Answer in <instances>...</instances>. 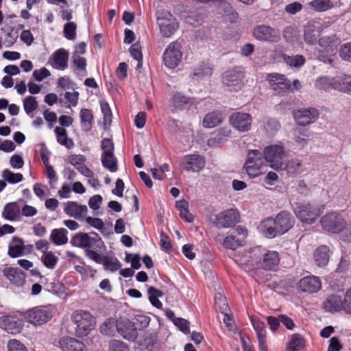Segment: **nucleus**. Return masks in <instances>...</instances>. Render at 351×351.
Returning a JSON list of instances; mask_svg holds the SVG:
<instances>
[{
	"mask_svg": "<svg viewBox=\"0 0 351 351\" xmlns=\"http://www.w3.org/2000/svg\"><path fill=\"white\" fill-rule=\"evenodd\" d=\"M101 149L103 151L101 156L110 157L114 154V145L111 138H106L101 141Z\"/></svg>",
	"mask_w": 351,
	"mask_h": 351,
	"instance_id": "nucleus-53",
	"label": "nucleus"
},
{
	"mask_svg": "<svg viewBox=\"0 0 351 351\" xmlns=\"http://www.w3.org/2000/svg\"><path fill=\"white\" fill-rule=\"evenodd\" d=\"M239 212L233 208L227 209L218 214H211L210 221L217 228H228L239 221Z\"/></svg>",
	"mask_w": 351,
	"mask_h": 351,
	"instance_id": "nucleus-6",
	"label": "nucleus"
},
{
	"mask_svg": "<svg viewBox=\"0 0 351 351\" xmlns=\"http://www.w3.org/2000/svg\"><path fill=\"white\" fill-rule=\"evenodd\" d=\"M147 294L149 295V300L151 304L156 308L160 309L162 307V302L158 300L163 295L162 291L154 287H149L147 289Z\"/></svg>",
	"mask_w": 351,
	"mask_h": 351,
	"instance_id": "nucleus-45",
	"label": "nucleus"
},
{
	"mask_svg": "<svg viewBox=\"0 0 351 351\" xmlns=\"http://www.w3.org/2000/svg\"><path fill=\"white\" fill-rule=\"evenodd\" d=\"M295 142L300 147H304L308 143L311 132L307 128H298L293 132Z\"/></svg>",
	"mask_w": 351,
	"mask_h": 351,
	"instance_id": "nucleus-39",
	"label": "nucleus"
},
{
	"mask_svg": "<svg viewBox=\"0 0 351 351\" xmlns=\"http://www.w3.org/2000/svg\"><path fill=\"white\" fill-rule=\"evenodd\" d=\"M254 261L257 267L267 271H275L280 263L278 252L257 247L253 250Z\"/></svg>",
	"mask_w": 351,
	"mask_h": 351,
	"instance_id": "nucleus-1",
	"label": "nucleus"
},
{
	"mask_svg": "<svg viewBox=\"0 0 351 351\" xmlns=\"http://www.w3.org/2000/svg\"><path fill=\"white\" fill-rule=\"evenodd\" d=\"M20 206L16 202L6 204L2 212V216L7 220L14 221L19 217Z\"/></svg>",
	"mask_w": 351,
	"mask_h": 351,
	"instance_id": "nucleus-37",
	"label": "nucleus"
},
{
	"mask_svg": "<svg viewBox=\"0 0 351 351\" xmlns=\"http://www.w3.org/2000/svg\"><path fill=\"white\" fill-rule=\"evenodd\" d=\"M306 346V341L302 335L294 333L289 336L286 346V351H301Z\"/></svg>",
	"mask_w": 351,
	"mask_h": 351,
	"instance_id": "nucleus-29",
	"label": "nucleus"
},
{
	"mask_svg": "<svg viewBox=\"0 0 351 351\" xmlns=\"http://www.w3.org/2000/svg\"><path fill=\"white\" fill-rule=\"evenodd\" d=\"M245 77L242 67H235L225 72L222 76V82L224 86L229 88V90H237L243 84Z\"/></svg>",
	"mask_w": 351,
	"mask_h": 351,
	"instance_id": "nucleus-12",
	"label": "nucleus"
},
{
	"mask_svg": "<svg viewBox=\"0 0 351 351\" xmlns=\"http://www.w3.org/2000/svg\"><path fill=\"white\" fill-rule=\"evenodd\" d=\"M72 321L76 325L75 330L77 337L86 336L93 329V317L88 312L74 313Z\"/></svg>",
	"mask_w": 351,
	"mask_h": 351,
	"instance_id": "nucleus-10",
	"label": "nucleus"
},
{
	"mask_svg": "<svg viewBox=\"0 0 351 351\" xmlns=\"http://www.w3.org/2000/svg\"><path fill=\"white\" fill-rule=\"evenodd\" d=\"M158 23L161 34L167 38L171 37L179 27L176 19L168 11H163L160 14Z\"/></svg>",
	"mask_w": 351,
	"mask_h": 351,
	"instance_id": "nucleus-14",
	"label": "nucleus"
},
{
	"mask_svg": "<svg viewBox=\"0 0 351 351\" xmlns=\"http://www.w3.org/2000/svg\"><path fill=\"white\" fill-rule=\"evenodd\" d=\"M101 112L104 115V123L106 125H110L112 121V112L109 104L107 102H101L100 104Z\"/></svg>",
	"mask_w": 351,
	"mask_h": 351,
	"instance_id": "nucleus-63",
	"label": "nucleus"
},
{
	"mask_svg": "<svg viewBox=\"0 0 351 351\" xmlns=\"http://www.w3.org/2000/svg\"><path fill=\"white\" fill-rule=\"evenodd\" d=\"M322 282L320 279L315 276H308L302 278L298 282V289L302 292L309 293H316L320 290Z\"/></svg>",
	"mask_w": 351,
	"mask_h": 351,
	"instance_id": "nucleus-21",
	"label": "nucleus"
},
{
	"mask_svg": "<svg viewBox=\"0 0 351 351\" xmlns=\"http://www.w3.org/2000/svg\"><path fill=\"white\" fill-rule=\"evenodd\" d=\"M67 230L64 228L53 229L50 235V240L56 245H64L68 242Z\"/></svg>",
	"mask_w": 351,
	"mask_h": 351,
	"instance_id": "nucleus-42",
	"label": "nucleus"
},
{
	"mask_svg": "<svg viewBox=\"0 0 351 351\" xmlns=\"http://www.w3.org/2000/svg\"><path fill=\"white\" fill-rule=\"evenodd\" d=\"M283 169L289 176L295 177L302 173L305 171V167L302 160L294 158L287 160L285 166H283Z\"/></svg>",
	"mask_w": 351,
	"mask_h": 351,
	"instance_id": "nucleus-25",
	"label": "nucleus"
},
{
	"mask_svg": "<svg viewBox=\"0 0 351 351\" xmlns=\"http://www.w3.org/2000/svg\"><path fill=\"white\" fill-rule=\"evenodd\" d=\"M182 46L178 41L171 43L165 50L162 60L165 65L169 69H175L181 62L182 53Z\"/></svg>",
	"mask_w": 351,
	"mask_h": 351,
	"instance_id": "nucleus-9",
	"label": "nucleus"
},
{
	"mask_svg": "<svg viewBox=\"0 0 351 351\" xmlns=\"http://www.w3.org/2000/svg\"><path fill=\"white\" fill-rule=\"evenodd\" d=\"M110 351H130L127 344L120 340L112 339L109 343Z\"/></svg>",
	"mask_w": 351,
	"mask_h": 351,
	"instance_id": "nucleus-62",
	"label": "nucleus"
},
{
	"mask_svg": "<svg viewBox=\"0 0 351 351\" xmlns=\"http://www.w3.org/2000/svg\"><path fill=\"white\" fill-rule=\"evenodd\" d=\"M280 128L279 121L273 118H268L265 123L264 128L267 132L274 133Z\"/></svg>",
	"mask_w": 351,
	"mask_h": 351,
	"instance_id": "nucleus-64",
	"label": "nucleus"
},
{
	"mask_svg": "<svg viewBox=\"0 0 351 351\" xmlns=\"http://www.w3.org/2000/svg\"><path fill=\"white\" fill-rule=\"evenodd\" d=\"M308 5L314 11L319 12H325L333 7L331 0H313Z\"/></svg>",
	"mask_w": 351,
	"mask_h": 351,
	"instance_id": "nucleus-46",
	"label": "nucleus"
},
{
	"mask_svg": "<svg viewBox=\"0 0 351 351\" xmlns=\"http://www.w3.org/2000/svg\"><path fill=\"white\" fill-rule=\"evenodd\" d=\"M158 340V337L156 333H146L143 337V341L141 342L140 346L145 348L153 347Z\"/></svg>",
	"mask_w": 351,
	"mask_h": 351,
	"instance_id": "nucleus-61",
	"label": "nucleus"
},
{
	"mask_svg": "<svg viewBox=\"0 0 351 351\" xmlns=\"http://www.w3.org/2000/svg\"><path fill=\"white\" fill-rule=\"evenodd\" d=\"M101 164L104 168L108 169L111 172H115L117 171V159L114 154H112V156L110 157L101 156Z\"/></svg>",
	"mask_w": 351,
	"mask_h": 351,
	"instance_id": "nucleus-51",
	"label": "nucleus"
},
{
	"mask_svg": "<svg viewBox=\"0 0 351 351\" xmlns=\"http://www.w3.org/2000/svg\"><path fill=\"white\" fill-rule=\"evenodd\" d=\"M267 164L273 169H283V159L287 157V152L282 145L275 144L265 147L262 152Z\"/></svg>",
	"mask_w": 351,
	"mask_h": 351,
	"instance_id": "nucleus-4",
	"label": "nucleus"
},
{
	"mask_svg": "<svg viewBox=\"0 0 351 351\" xmlns=\"http://www.w3.org/2000/svg\"><path fill=\"white\" fill-rule=\"evenodd\" d=\"M80 118L82 130L84 132L90 131L94 123L92 111L88 108H82L80 112Z\"/></svg>",
	"mask_w": 351,
	"mask_h": 351,
	"instance_id": "nucleus-33",
	"label": "nucleus"
},
{
	"mask_svg": "<svg viewBox=\"0 0 351 351\" xmlns=\"http://www.w3.org/2000/svg\"><path fill=\"white\" fill-rule=\"evenodd\" d=\"M221 8L223 10V16L226 19L231 23H234L239 18L238 13L233 9L230 3L222 1Z\"/></svg>",
	"mask_w": 351,
	"mask_h": 351,
	"instance_id": "nucleus-47",
	"label": "nucleus"
},
{
	"mask_svg": "<svg viewBox=\"0 0 351 351\" xmlns=\"http://www.w3.org/2000/svg\"><path fill=\"white\" fill-rule=\"evenodd\" d=\"M41 261L48 269H53L58 263V258L52 252L43 254Z\"/></svg>",
	"mask_w": 351,
	"mask_h": 351,
	"instance_id": "nucleus-52",
	"label": "nucleus"
},
{
	"mask_svg": "<svg viewBox=\"0 0 351 351\" xmlns=\"http://www.w3.org/2000/svg\"><path fill=\"white\" fill-rule=\"evenodd\" d=\"M8 255L12 258H16L22 255V239L13 237L8 247Z\"/></svg>",
	"mask_w": 351,
	"mask_h": 351,
	"instance_id": "nucleus-44",
	"label": "nucleus"
},
{
	"mask_svg": "<svg viewBox=\"0 0 351 351\" xmlns=\"http://www.w3.org/2000/svg\"><path fill=\"white\" fill-rule=\"evenodd\" d=\"M335 77H323L319 78L315 83V86L320 90H335Z\"/></svg>",
	"mask_w": 351,
	"mask_h": 351,
	"instance_id": "nucleus-50",
	"label": "nucleus"
},
{
	"mask_svg": "<svg viewBox=\"0 0 351 351\" xmlns=\"http://www.w3.org/2000/svg\"><path fill=\"white\" fill-rule=\"evenodd\" d=\"M23 315L27 322L36 326L47 322L51 319L53 314L46 307H35L23 313Z\"/></svg>",
	"mask_w": 351,
	"mask_h": 351,
	"instance_id": "nucleus-13",
	"label": "nucleus"
},
{
	"mask_svg": "<svg viewBox=\"0 0 351 351\" xmlns=\"http://www.w3.org/2000/svg\"><path fill=\"white\" fill-rule=\"evenodd\" d=\"M115 326L118 332L125 339L134 341L138 337V331L134 324L129 319H119Z\"/></svg>",
	"mask_w": 351,
	"mask_h": 351,
	"instance_id": "nucleus-18",
	"label": "nucleus"
},
{
	"mask_svg": "<svg viewBox=\"0 0 351 351\" xmlns=\"http://www.w3.org/2000/svg\"><path fill=\"white\" fill-rule=\"evenodd\" d=\"M58 344L62 351H84L86 348L82 341L71 337L60 338Z\"/></svg>",
	"mask_w": 351,
	"mask_h": 351,
	"instance_id": "nucleus-24",
	"label": "nucleus"
},
{
	"mask_svg": "<svg viewBox=\"0 0 351 351\" xmlns=\"http://www.w3.org/2000/svg\"><path fill=\"white\" fill-rule=\"evenodd\" d=\"M64 211L70 217L80 219L87 213L88 208L86 205H81L77 202L69 201L65 204Z\"/></svg>",
	"mask_w": 351,
	"mask_h": 351,
	"instance_id": "nucleus-26",
	"label": "nucleus"
},
{
	"mask_svg": "<svg viewBox=\"0 0 351 351\" xmlns=\"http://www.w3.org/2000/svg\"><path fill=\"white\" fill-rule=\"evenodd\" d=\"M90 239L89 234L78 232L71 238L70 243L73 246L84 248L85 250H93V245Z\"/></svg>",
	"mask_w": 351,
	"mask_h": 351,
	"instance_id": "nucleus-28",
	"label": "nucleus"
},
{
	"mask_svg": "<svg viewBox=\"0 0 351 351\" xmlns=\"http://www.w3.org/2000/svg\"><path fill=\"white\" fill-rule=\"evenodd\" d=\"M267 80L271 89L278 95H284L291 90V81L286 78L284 75L271 73L268 75Z\"/></svg>",
	"mask_w": 351,
	"mask_h": 351,
	"instance_id": "nucleus-15",
	"label": "nucleus"
},
{
	"mask_svg": "<svg viewBox=\"0 0 351 351\" xmlns=\"http://www.w3.org/2000/svg\"><path fill=\"white\" fill-rule=\"evenodd\" d=\"M215 307L220 313H227L230 310L226 298L219 293L215 295Z\"/></svg>",
	"mask_w": 351,
	"mask_h": 351,
	"instance_id": "nucleus-49",
	"label": "nucleus"
},
{
	"mask_svg": "<svg viewBox=\"0 0 351 351\" xmlns=\"http://www.w3.org/2000/svg\"><path fill=\"white\" fill-rule=\"evenodd\" d=\"M56 134L57 141L61 145L71 149L74 147L73 141L68 137L66 130L60 127H56L54 130Z\"/></svg>",
	"mask_w": 351,
	"mask_h": 351,
	"instance_id": "nucleus-40",
	"label": "nucleus"
},
{
	"mask_svg": "<svg viewBox=\"0 0 351 351\" xmlns=\"http://www.w3.org/2000/svg\"><path fill=\"white\" fill-rule=\"evenodd\" d=\"M130 53L131 56L138 61L137 68H141L143 65V55L140 44L138 43L133 44L130 48Z\"/></svg>",
	"mask_w": 351,
	"mask_h": 351,
	"instance_id": "nucleus-54",
	"label": "nucleus"
},
{
	"mask_svg": "<svg viewBox=\"0 0 351 351\" xmlns=\"http://www.w3.org/2000/svg\"><path fill=\"white\" fill-rule=\"evenodd\" d=\"M335 90L348 92L351 91V76L343 75L335 77Z\"/></svg>",
	"mask_w": 351,
	"mask_h": 351,
	"instance_id": "nucleus-43",
	"label": "nucleus"
},
{
	"mask_svg": "<svg viewBox=\"0 0 351 351\" xmlns=\"http://www.w3.org/2000/svg\"><path fill=\"white\" fill-rule=\"evenodd\" d=\"M1 176L10 184H16L22 180V174L13 173L9 169H4Z\"/></svg>",
	"mask_w": 351,
	"mask_h": 351,
	"instance_id": "nucleus-55",
	"label": "nucleus"
},
{
	"mask_svg": "<svg viewBox=\"0 0 351 351\" xmlns=\"http://www.w3.org/2000/svg\"><path fill=\"white\" fill-rule=\"evenodd\" d=\"M319 112L316 108H301L293 112L296 123L300 126H306L314 123L319 117Z\"/></svg>",
	"mask_w": 351,
	"mask_h": 351,
	"instance_id": "nucleus-17",
	"label": "nucleus"
},
{
	"mask_svg": "<svg viewBox=\"0 0 351 351\" xmlns=\"http://www.w3.org/2000/svg\"><path fill=\"white\" fill-rule=\"evenodd\" d=\"M329 252V247L325 245H320L315 250L314 258L318 266L323 267L328 264L330 258Z\"/></svg>",
	"mask_w": 351,
	"mask_h": 351,
	"instance_id": "nucleus-32",
	"label": "nucleus"
},
{
	"mask_svg": "<svg viewBox=\"0 0 351 351\" xmlns=\"http://www.w3.org/2000/svg\"><path fill=\"white\" fill-rule=\"evenodd\" d=\"M296 217L302 223H313L323 212L324 207H319L308 202H295L292 206Z\"/></svg>",
	"mask_w": 351,
	"mask_h": 351,
	"instance_id": "nucleus-3",
	"label": "nucleus"
},
{
	"mask_svg": "<svg viewBox=\"0 0 351 351\" xmlns=\"http://www.w3.org/2000/svg\"><path fill=\"white\" fill-rule=\"evenodd\" d=\"M3 274L12 284L17 287L22 285V271L21 269L14 267H5L3 270Z\"/></svg>",
	"mask_w": 351,
	"mask_h": 351,
	"instance_id": "nucleus-35",
	"label": "nucleus"
},
{
	"mask_svg": "<svg viewBox=\"0 0 351 351\" xmlns=\"http://www.w3.org/2000/svg\"><path fill=\"white\" fill-rule=\"evenodd\" d=\"M253 35L256 40L263 42L276 43L281 39V32L278 29L266 25L256 26Z\"/></svg>",
	"mask_w": 351,
	"mask_h": 351,
	"instance_id": "nucleus-11",
	"label": "nucleus"
},
{
	"mask_svg": "<svg viewBox=\"0 0 351 351\" xmlns=\"http://www.w3.org/2000/svg\"><path fill=\"white\" fill-rule=\"evenodd\" d=\"M0 326L9 333L18 334L22 330V320L14 316L3 317L0 319Z\"/></svg>",
	"mask_w": 351,
	"mask_h": 351,
	"instance_id": "nucleus-23",
	"label": "nucleus"
},
{
	"mask_svg": "<svg viewBox=\"0 0 351 351\" xmlns=\"http://www.w3.org/2000/svg\"><path fill=\"white\" fill-rule=\"evenodd\" d=\"M260 228L262 233L268 238H274L278 234L274 219L268 217L262 221Z\"/></svg>",
	"mask_w": 351,
	"mask_h": 351,
	"instance_id": "nucleus-31",
	"label": "nucleus"
},
{
	"mask_svg": "<svg viewBox=\"0 0 351 351\" xmlns=\"http://www.w3.org/2000/svg\"><path fill=\"white\" fill-rule=\"evenodd\" d=\"M38 107L35 97L28 96L23 99V108L27 114L33 112Z\"/></svg>",
	"mask_w": 351,
	"mask_h": 351,
	"instance_id": "nucleus-58",
	"label": "nucleus"
},
{
	"mask_svg": "<svg viewBox=\"0 0 351 351\" xmlns=\"http://www.w3.org/2000/svg\"><path fill=\"white\" fill-rule=\"evenodd\" d=\"M278 234L281 235L288 232L294 225L295 219L287 210L279 213L274 219Z\"/></svg>",
	"mask_w": 351,
	"mask_h": 351,
	"instance_id": "nucleus-19",
	"label": "nucleus"
},
{
	"mask_svg": "<svg viewBox=\"0 0 351 351\" xmlns=\"http://www.w3.org/2000/svg\"><path fill=\"white\" fill-rule=\"evenodd\" d=\"M90 238V241L93 245V250L96 252H101L102 248L105 247L104 242L102 241L99 235L95 232H90L88 233Z\"/></svg>",
	"mask_w": 351,
	"mask_h": 351,
	"instance_id": "nucleus-57",
	"label": "nucleus"
},
{
	"mask_svg": "<svg viewBox=\"0 0 351 351\" xmlns=\"http://www.w3.org/2000/svg\"><path fill=\"white\" fill-rule=\"evenodd\" d=\"M243 242L242 239L237 238L236 235H230L224 239L223 245L227 249L235 250L243 245Z\"/></svg>",
	"mask_w": 351,
	"mask_h": 351,
	"instance_id": "nucleus-48",
	"label": "nucleus"
},
{
	"mask_svg": "<svg viewBox=\"0 0 351 351\" xmlns=\"http://www.w3.org/2000/svg\"><path fill=\"white\" fill-rule=\"evenodd\" d=\"M77 25L74 22H69L64 26V36L68 40H74L76 38Z\"/></svg>",
	"mask_w": 351,
	"mask_h": 351,
	"instance_id": "nucleus-60",
	"label": "nucleus"
},
{
	"mask_svg": "<svg viewBox=\"0 0 351 351\" xmlns=\"http://www.w3.org/2000/svg\"><path fill=\"white\" fill-rule=\"evenodd\" d=\"M182 166L186 171L198 172L204 167L205 160L198 154H189L184 156Z\"/></svg>",
	"mask_w": 351,
	"mask_h": 351,
	"instance_id": "nucleus-20",
	"label": "nucleus"
},
{
	"mask_svg": "<svg viewBox=\"0 0 351 351\" xmlns=\"http://www.w3.org/2000/svg\"><path fill=\"white\" fill-rule=\"evenodd\" d=\"M85 254L95 263L102 264L106 270L114 272L121 267L120 261L116 257L104 255L93 250H86Z\"/></svg>",
	"mask_w": 351,
	"mask_h": 351,
	"instance_id": "nucleus-8",
	"label": "nucleus"
},
{
	"mask_svg": "<svg viewBox=\"0 0 351 351\" xmlns=\"http://www.w3.org/2000/svg\"><path fill=\"white\" fill-rule=\"evenodd\" d=\"M284 39L290 43H293L297 40L298 31L297 28L293 26H287L282 32Z\"/></svg>",
	"mask_w": 351,
	"mask_h": 351,
	"instance_id": "nucleus-56",
	"label": "nucleus"
},
{
	"mask_svg": "<svg viewBox=\"0 0 351 351\" xmlns=\"http://www.w3.org/2000/svg\"><path fill=\"white\" fill-rule=\"evenodd\" d=\"M339 43L336 34L322 37L318 40L319 47L315 49L314 53L320 61L331 62L330 57L336 53Z\"/></svg>",
	"mask_w": 351,
	"mask_h": 351,
	"instance_id": "nucleus-2",
	"label": "nucleus"
},
{
	"mask_svg": "<svg viewBox=\"0 0 351 351\" xmlns=\"http://www.w3.org/2000/svg\"><path fill=\"white\" fill-rule=\"evenodd\" d=\"M71 63L75 66V71L78 70L79 71L84 72L85 74L84 75H86V60L84 58L80 56L73 55Z\"/></svg>",
	"mask_w": 351,
	"mask_h": 351,
	"instance_id": "nucleus-59",
	"label": "nucleus"
},
{
	"mask_svg": "<svg viewBox=\"0 0 351 351\" xmlns=\"http://www.w3.org/2000/svg\"><path fill=\"white\" fill-rule=\"evenodd\" d=\"M230 125L241 132H248L251 130L252 117L249 113L236 112L230 116Z\"/></svg>",
	"mask_w": 351,
	"mask_h": 351,
	"instance_id": "nucleus-16",
	"label": "nucleus"
},
{
	"mask_svg": "<svg viewBox=\"0 0 351 351\" xmlns=\"http://www.w3.org/2000/svg\"><path fill=\"white\" fill-rule=\"evenodd\" d=\"M69 53L64 49H60L53 53L54 67L64 70L68 66Z\"/></svg>",
	"mask_w": 351,
	"mask_h": 351,
	"instance_id": "nucleus-34",
	"label": "nucleus"
},
{
	"mask_svg": "<svg viewBox=\"0 0 351 351\" xmlns=\"http://www.w3.org/2000/svg\"><path fill=\"white\" fill-rule=\"evenodd\" d=\"M320 27L313 23H308L304 27V40L309 45H315L320 36Z\"/></svg>",
	"mask_w": 351,
	"mask_h": 351,
	"instance_id": "nucleus-27",
	"label": "nucleus"
},
{
	"mask_svg": "<svg viewBox=\"0 0 351 351\" xmlns=\"http://www.w3.org/2000/svg\"><path fill=\"white\" fill-rule=\"evenodd\" d=\"M282 60L290 67L300 68L306 62V58L302 55L289 56L286 53L281 55Z\"/></svg>",
	"mask_w": 351,
	"mask_h": 351,
	"instance_id": "nucleus-41",
	"label": "nucleus"
},
{
	"mask_svg": "<svg viewBox=\"0 0 351 351\" xmlns=\"http://www.w3.org/2000/svg\"><path fill=\"white\" fill-rule=\"evenodd\" d=\"M320 223L322 228L331 233H339L346 228V221L339 213L331 212L324 215Z\"/></svg>",
	"mask_w": 351,
	"mask_h": 351,
	"instance_id": "nucleus-7",
	"label": "nucleus"
},
{
	"mask_svg": "<svg viewBox=\"0 0 351 351\" xmlns=\"http://www.w3.org/2000/svg\"><path fill=\"white\" fill-rule=\"evenodd\" d=\"M171 104L176 108L183 109L193 104L192 99L180 92L176 93L171 99Z\"/></svg>",
	"mask_w": 351,
	"mask_h": 351,
	"instance_id": "nucleus-38",
	"label": "nucleus"
},
{
	"mask_svg": "<svg viewBox=\"0 0 351 351\" xmlns=\"http://www.w3.org/2000/svg\"><path fill=\"white\" fill-rule=\"evenodd\" d=\"M267 162L261 152L258 149L250 150L244 168L250 178H256L263 173L262 168Z\"/></svg>",
	"mask_w": 351,
	"mask_h": 351,
	"instance_id": "nucleus-5",
	"label": "nucleus"
},
{
	"mask_svg": "<svg viewBox=\"0 0 351 351\" xmlns=\"http://www.w3.org/2000/svg\"><path fill=\"white\" fill-rule=\"evenodd\" d=\"M252 324L256 334L259 351H268L265 323L259 319L253 318L252 319Z\"/></svg>",
	"mask_w": 351,
	"mask_h": 351,
	"instance_id": "nucleus-22",
	"label": "nucleus"
},
{
	"mask_svg": "<svg viewBox=\"0 0 351 351\" xmlns=\"http://www.w3.org/2000/svg\"><path fill=\"white\" fill-rule=\"evenodd\" d=\"M223 119V114L219 111H213L208 113L203 120V125L205 128H212L222 123Z\"/></svg>",
	"mask_w": 351,
	"mask_h": 351,
	"instance_id": "nucleus-36",
	"label": "nucleus"
},
{
	"mask_svg": "<svg viewBox=\"0 0 351 351\" xmlns=\"http://www.w3.org/2000/svg\"><path fill=\"white\" fill-rule=\"evenodd\" d=\"M324 308L326 311H339L343 310V300L338 295H329L324 302Z\"/></svg>",
	"mask_w": 351,
	"mask_h": 351,
	"instance_id": "nucleus-30",
	"label": "nucleus"
}]
</instances>
